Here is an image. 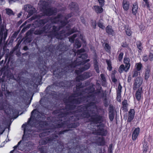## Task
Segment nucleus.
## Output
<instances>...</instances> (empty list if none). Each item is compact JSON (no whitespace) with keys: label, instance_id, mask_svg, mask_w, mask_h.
<instances>
[{"label":"nucleus","instance_id":"1","mask_svg":"<svg viewBox=\"0 0 153 153\" xmlns=\"http://www.w3.org/2000/svg\"><path fill=\"white\" fill-rule=\"evenodd\" d=\"M82 90V83L79 82L76 86V91L74 94L68 99H64L63 106L59 105L60 108L53 112L56 114L55 120H53L52 126L49 129L44 130L40 133V144H45L55 141L58 137V135L64 134L69 130L57 131L58 128H76L79 124L76 122L80 119L88 118L91 116L90 120L96 124L92 128V133L94 135L105 136L107 131L104 129L102 123L104 120L103 116L104 110L101 106L97 107L95 102V95L90 93L85 95Z\"/></svg>","mask_w":153,"mask_h":153},{"label":"nucleus","instance_id":"2","mask_svg":"<svg viewBox=\"0 0 153 153\" xmlns=\"http://www.w3.org/2000/svg\"><path fill=\"white\" fill-rule=\"evenodd\" d=\"M61 26L60 25L52 26L51 24H47L43 28L36 30L34 32L35 35H41L43 33H50L48 36L52 39L55 37L57 39H62L66 37V30H62L60 31L61 29Z\"/></svg>","mask_w":153,"mask_h":153},{"label":"nucleus","instance_id":"3","mask_svg":"<svg viewBox=\"0 0 153 153\" xmlns=\"http://www.w3.org/2000/svg\"><path fill=\"white\" fill-rule=\"evenodd\" d=\"M31 116L29 118L28 122L32 127L37 128V131H41L44 128L48 127V123L44 121L45 118L38 111L37 109H35L31 113Z\"/></svg>","mask_w":153,"mask_h":153},{"label":"nucleus","instance_id":"4","mask_svg":"<svg viewBox=\"0 0 153 153\" xmlns=\"http://www.w3.org/2000/svg\"><path fill=\"white\" fill-rule=\"evenodd\" d=\"M102 88L101 87L100 89H98L94 92L95 89L93 85L88 87V88H85L84 89L82 88V91L81 92L84 91L85 94L86 95H88V94H90L92 93V94L95 95V96L97 95H100L101 94V97H102L104 102V104L105 107H107L108 106V102L106 99L105 94L104 92V91L101 89Z\"/></svg>","mask_w":153,"mask_h":153},{"label":"nucleus","instance_id":"5","mask_svg":"<svg viewBox=\"0 0 153 153\" xmlns=\"http://www.w3.org/2000/svg\"><path fill=\"white\" fill-rule=\"evenodd\" d=\"M72 14L70 13L68 14L65 18V19L63 21H60V19L62 18V15L58 14L56 17L51 19V22L53 23H60L61 27L65 26L68 22V19L72 16Z\"/></svg>","mask_w":153,"mask_h":153},{"label":"nucleus","instance_id":"6","mask_svg":"<svg viewBox=\"0 0 153 153\" xmlns=\"http://www.w3.org/2000/svg\"><path fill=\"white\" fill-rule=\"evenodd\" d=\"M85 51V50L83 49H81L78 50L77 51V56L78 57L76 60L74 62V63L76 64L74 66V67H75L76 66H77L76 64L80 62V61L81 59H82L81 60L83 61V60L87 58L88 55L87 54L85 53H82L84 52Z\"/></svg>","mask_w":153,"mask_h":153},{"label":"nucleus","instance_id":"7","mask_svg":"<svg viewBox=\"0 0 153 153\" xmlns=\"http://www.w3.org/2000/svg\"><path fill=\"white\" fill-rule=\"evenodd\" d=\"M143 79L140 77L138 76L134 80L133 88L134 90L139 87L143 83Z\"/></svg>","mask_w":153,"mask_h":153},{"label":"nucleus","instance_id":"8","mask_svg":"<svg viewBox=\"0 0 153 153\" xmlns=\"http://www.w3.org/2000/svg\"><path fill=\"white\" fill-rule=\"evenodd\" d=\"M90 67V63H87L86 65L80 67L79 69L76 70L75 72L77 75H79L82 72L88 69Z\"/></svg>","mask_w":153,"mask_h":153},{"label":"nucleus","instance_id":"9","mask_svg":"<svg viewBox=\"0 0 153 153\" xmlns=\"http://www.w3.org/2000/svg\"><path fill=\"white\" fill-rule=\"evenodd\" d=\"M91 76V73L88 72H84L83 74L77 76L76 78V80L79 82L80 80H84L89 78Z\"/></svg>","mask_w":153,"mask_h":153},{"label":"nucleus","instance_id":"10","mask_svg":"<svg viewBox=\"0 0 153 153\" xmlns=\"http://www.w3.org/2000/svg\"><path fill=\"white\" fill-rule=\"evenodd\" d=\"M57 12V9L55 8H51L46 9L44 12L45 14L47 16L53 15Z\"/></svg>","mask_w":153,"mask_h":153},{"label":"nucleus","instance_id":"11","mask_svg":"<svg viewBox=\"0 0 153 153\" xmlns=\"http://www.w3.org/2000/svg\"><path fill=\"white\" fill-rule=\"evenodd\" d=\"M135 114L134 110V109H131L129 111L128 119L127 120L128 122H130L133 120Z\"/></svg>","mask_w":153,"mask_h":153},{"label":"nucleus","instance_id":"12","mask_svg":"<svg viewBox=\"0 0 153 153\" xmlns=\"http://www.w3.org/2000/svg\"><path fill=\"white\" fill-rule=\"evenodd\" d=\"M96 143L99 146L104 145L105 143L104 138L102 137H97Z\"/></svg>","mask_w":153,"mask_h":153},{"label":"nucleus","instance_id":"13","mask_svg":"<svg viewBox=\"0 0 153 153\" xmlns=\"http://www.w3.org/2000/svg\"><path fill=\"white\" fill-rule=\"evenodd\" d=\"M150 71V67L149 65H147L145 68V78L146 80H147L149 78Z\"/></svg>","mask_w":153,"mask_h":153},{"label":"nucleus","instance_id":"14","mask_svg":"<svg viewBox=\"0 0 153 153\" xmlns=\"http://www.w3.org/2000/svg\"><path fill=\"white\" fill-rule=\"evenodd\" d=\"M140 128H137L134 131L132 135V139L133 140H135L139 135L140 132Z\"/></svg>","mask_w":153,"mask_h":153},{"label":"nucleus","instance_id":"15","mask_svg":"<svg viewBox=\"0 0 153 153\" xmlns=\"http://www.w3.org/2000/svg\"><path fill=\"white\" fill-rule=\"evenodd\" d=\"M142 91V88H139L136 91L135 94V96L137 100L139 101L141 99V94Z\"/></svg>","mask_w":153,"mask_h":153},{"label":"nucleus","instance_id":"16","mask_svg":"<svg viewBox=\"0 0 153 153\" xmlns=\"http://www.w3.org/2000/svg\"><path fill=\"white\" fill-rule=\"evenodd\" d=\"M70 8L72 10H74L75 12L78 11L79 10V7L78 5L75 2H72L70 4Z\"/></svg>","mask_w":153,"mask_h":153},{"label":"nucleus","instance_id":"17","mask_svg":"<svg viewBox=\"0 0 153 153\" xmlns=\"http://www.w3.org/2000/svg\"><path fill=\"white\" fill-rule=\"evenodd\" d=\"M28 125L29 124L27 123H25L23 124L22 126V128H24V134L23 135L22 138V140H28V139L27 138V135H25V133L26 131L27 127V125Z\"/></svg>","mask_w":153,"mask_h":153},{"label":"nucleus","instance_id":"18","mask_svg":"<svg viewBox=\"0 0 153 153\" xmlns=\"http://www.w3.org/2000/svg\"><path fill=\"white\" fill-rule=\"evenodd\" d=\"M94 66V69L97 73H100L99 69V65L97 59L95 58L93 60Z\"/></svg>","mask_w":153,"mask_h":153},{"label":"nucleus","instance_id":"19","mask_svg":"<svg viewBox=\"0 0 153 153\" xmlns=\"http://www.w3.org/2000/svg\"><path fill=\"white\" fill-rule=\"evenodd\" d=\"M123 62L125 64L126 67L127 68V70H128L130 66V59L127 57H125L124 59Z\"/></svg>","mask_w":153,"mask_h":153},{"label":"nucleus","instance_id":"20","mask_svg":"<svg viewBox=\"0 0 153 153\" xmlns=\"http://www.w3.org/2000/svg\"><path fill=\"white\" fill-rule=\"evenodd\" d=\"M93 10L97 13H100L103 11V9L102 7L99 6H94L93 7Z\"/></svg>","mask_w":153,"mask_h":153},{"label":"nucleus","instance_id":"21","mask_svg":"<svg viewBox=\"0 0 153 153\" xmlns=\"http://www.w3.org/2000/svg\"><path fill=\"white\" fill-rule=\"evenodd\" d=\"M48 21V19H43L39 20L37 23L38 27H41L44 25Z\"/></svg>","mask_w":153,"mask_h":153},{"label":"nucleus","instance_id":"22","mask_svg":"<svg viewBox=\"0 0 153 153\" xmlns=\"http://www.w3.org/2000/svg\"><path fill=\"white\" fill-rule=\"evenodd\" d=\"M123 9L125 10H127L129 8V2L126 0H123Z\"/></svg>","mask_w":153,"mask_h":153},{"label":"nucleus","instance_id":"23","mask_svg":"<svg viewBox=\"0 0 153 153\" xmlns=\"http://www.w3.org/2000/svg\"><path fill=\"white\" fill-rule=\"evenodd\" d=\"M138 6L137 4V2H135L133 5V7L132 9L133 14L134 15H136L137 11Z\"/></svg>","mask_w":153,"mask_h":153},{"label":"nucleus","instance_id":"24","mask_svg":"<svg viewBox=\"0 0 153 153\" xmlns=\"http://www.w3.org/2000/svg\"><path fill=\"white\" fill-rule=\"evenodd\" d=\"M106 31L108 35H113L114 31L112 29L111 26L108 25L106 28Z\"/></svg>","mask_w":153,"mask_h":153},{"label":"nucleus","instance_id":"25","mask_svg":"<svg viewBox=\"0 0 153 153\" xmlns=\"http://www.w3.org/2000/svg\"><path fill=\"white\" fill-rule=\"evenodd\" d=\"M114 111L110 109L109 111V117L111 121H112L113 120L114 118Z\"/></svg>","mask_w":153,"mask_h":153},{"label":"nucleus","instance_id":"26","mask_svg":"<svg viewBox=\"0 0 153 153\" xmlns=\"http://www.w3.org/2000/svg\"><path fill=\"white\" fill-rule=\"evenodd\" d=\"M51 86H48L46 89L45 91L46 92V94L48 95H53V94L54 91H52V90L51 89Z\"/></svg>","mask_w":153,"mask_h":153},{"label":"nucleus","instance_id":"27","mask_svg":"<svg viewBox=\"0 0 153 153\" xmlns=\"http://www.w3.org/2000/svg\"><path fill=\"white\" fill-rule=\"evenodd\" d=\"M57 49L59 51H64L66 49L65 45L63 44H60L57 46Z\"/></svg>","mask_w":153,"mask_h":153},{"label":"nucleus","instance_id":"28","mask_svg":"<svg viewBox=\"0 0 153 153\" xmlns=\"http://www.w3.org/2000/svg\"><path fill=\"white\" fill-rule=\"evenodd\" d=\"M122 86L120 83L118 86L117 90V98H120L121 96V92Z\"/></svg>","mask_w":153,"mask_h":153},{"label":"nucleus","instance_id":"29","mask_svg":"<svg viewBox=\"0 0 153 153\" xmlns=\"http://www.w3.org/2000/svg\"><path fill=\"white\" fill-rule=\"evenodd\" d=\"M63 70L62 69L60 68L59 67H57L56 70H55L54 71H53V74L54 75L58 74L59 75L61 74L60 73L63 72Z\"/></svg>","mask_w":153,"mask_h":153},{"label":"nucleus","instance_id":"30","mask_svg":"<svg viewBox=\"0 0 153 153\" xmlns=\"http://www.w3.org/2000/svg\"><path fill=\"white\" fill-rule=\"evenodd\" d=\"M128 70H127V68L126 67V65L125 67L124 65L122 64L120 65L119 68V71L120 72L122 73L123 71L127 72Z\"/></svg>","mask_w":153,"mask_h":153},{"label":"nucleus","instance_id":"31","mask_svg":"<svg viewBox=\"0 0 153 153\" xmlns=\"http://www.w3.org/2000/svg\"><path fill=\"white\" fill-rule=\"evenodd\" d=\"M97 25L100 28L102 29H104L105 27L103 25V20L101 19H100L97 22Z\"/></svg>","mask_w":153,"mask_h":153},{"label":"nucleus","instance_id":"32","mask_svg":"<svg viewBox=\"0 0 153 153\" xmlns=\"http://www.w3.org/2000/svg\"><path fill=\"white\" fill-rule=\"evenodd\" d=\"M35 8L33 6V7L31 8V9L28 11V13L27 15V16L28 17H30L35 12Z\"/></svg>","mask_w":153,"mask_h":153},{"label":"nucleus","instance_id":"33","mask_svg":"<svg viewBox=\"0 0 153 153\" xmlns=\"http://www.w3.org/2000/svg\"><path fill=\"white\" fill-rule=\"evenodd\" d=\"M33 7L30 4H26L24 6V8L25 11L28 12Z\"/></svg>","mask_w":153,"mask_h":153},{"label":"nucleus","instance_id":"34","mask_svg":"<svg viewBox=\"0 0 153 153\" xmlns=\"http://www.w3.org/2000/svg\"><path fill=\"white\" fill-rule=\"evenodd\" d=\"M26 146L25 144V143L21 144L19 146L18 149L23 151L26 150Z\"/></svg>","mask_w":153,"mask_h":153},{"label":"nucleus","instance_id":"35","mask_svg":"<svg viewBox=\"0 0 153 153\" xmlns=\"http://www.w3.org/2000/svg\"><path fill=\"white\" fill-rule=\"evenodd\" d=\"M123 106L122 107V108L123 110L126 109L127 108L128 105L127 101L126 100H124L122 102Z\"/></svg>","mask_w":153,"mask_h":153},{"label":"nucleus","instance_id":"36","mask_svg":"<svg viewBox=\"0 0 153 153\" xmlns=\"http://www.w3.org/2000/svg\"><path fill=\"white\" fill-rule=\"evenodd\" d=\"M106 63L108 65L107 68L109 71H111L112 70V67L111 66V62L110 60H106Z\"/></svg>","mask_w":153,"mask_h":153},{"label":"nucleus","instance_id":"37","mask_svg":"<svg viewBox=\"0 0 153 153\" xmlns=\"http://www.w3.org/2000/svg\"><path fill=\"white\" fill-rule=\"evenodd\" d=\"M90 59H86V60H84L80 61V62L77 63V64H76V65H85V63H86V62H89L90 61Z\"/></svg>","mask_w":153,"mask_h":153},{"label":"nucleus","instance_id":"38","mask_svg":"<svg viewBox=\"0 0 153 153\" xmlns=\"http://www.w3.org/2000/svg\"><path fill=\"white\" fill-rule=\"evenodd\" d=\"M143 144L144 151H146L148 147L147 142L146 141L144 140L143 143Z\"/></svg>","mask_w":153,"mask_h":153},{"label":"nucleus","instance_id":"39","mask_svg":"<svg viewBox=\"0 0 153 153\" xmlns=\"http://www.w3.org/2000/svg\"><path fill=\"white\" fill-rule=\"evenodd\" d=\"M6 13L9 15H14V13H13V11L10 9L9 8L6 9Z\"/></svg>","mask_w":153,"mask_h":153},{"label":"nucleus","instance_id":"40","mask_svg":"<svg viewBox=\"0 0 153 153\" xmlns=\"http://www.w3.org/2000/svg\"><path fill=\"white\" fill-rule=\"evenodd\" d=\"M137 45L138 49L140 50H142L143 49L142 44L140 41H138L136 43Z\"/></svg>","mask_w":153,"mask_h":153},{"label":"nucleus","instance_id":"41","mask_svg":"<svg viewBox=\"0 0 153 153\" xmlns=\"http://www.w3.org/2000/svg\"><path fill=\"white\" fill-rule=\"evenodd\" d=\"M139 73H140V72L136 70H134L132 72V77H136L138 75Z\"/></svg>","mask_w":153,"mask_h":153},{"label":"nucleus","instance_id":"42","mask_svg":"<svg viewBox=\"0 0 153 153\" xmlns=\"http://www.w3.org/2000/svg\"><path fill=\"white\" fill-rule=\"evenodd\" d=\"M136 68L137 71H140L142 67V65L140 63H137L136 64Z\"/></svg>","mask_w":153,"mask_h":153},{"label":"nucleus","instance_id":"43","mask_svg":"<svg viewBox=\"0 0 153 153\" xmlns=\"http://www.w3.org/2000/svg\"><path fill=\"white\" fill-rule=\"evenodd\" d=\"M7 108V106L5 104H0V110L5 111Z\"/></svg>","mask_w":153,"mask_h":153},{"label":"nucleus","instance_id":"44","mask_svg":"<svg viewBox=\"0 0 153 153\" xmlns=\"http://www.w3.org/2000/svg\"><path fill=\"white\" fill-rule=\"evenodd\" d=\"M101 78L102 80V84L104 85L105 83L106 82V79L105 76L103 74H101Z\"/></svg>","mask_w":153,"mask_h":153},{"label":"nucleus","instance_id":"45","mask_svg":"<svg viewBox=\"0 0 153 153\" xmlns=\"http://www.w3.org/2000/svg\"><path fill=\"white\" fill-rule=\"evenodd\" d=\"M43 16L42 15H36L34 16L31 18V19L32 20H34L36 19L39 18L40 17H42Z\"/></svg>","mask_w":153,"mask_h":153},{"label":"nucleus","instance_id":"46","mask_svg":"<svg viewBox=\"0 0 153 153\" xmlns=\"http://www.w3.org/2000/svg\"><path fill=\"white\" fill-rule=\"evenodd\" d=\"M126 34L128 36H130L132 33V31L130 29L127 28L126 30Z\"/></svg>","mask_w":153,"mask_h":153},{"label":"nucleus","instance_id":"47","mask_svg":"<svg viewBox=\"0 0 153 153\" xmlns=\"http://www.w3.org/2000/svg\"><path fill=\"white\" fill-rule=\"evenodd\" d=\"M91 21L92 26L94 29H95L97 25L96 21L95 20H91Z\"/></svg>","mask_w":153,"mask_h":153},{"label":"nucleus","instance_id":"48","mask_svg":"<svg viewBox=\"0 0 153 153\" xmlns=\"http://www.w3.org/2000/svg\"><path fill=\"white\" fill-rule=\"evenodd\" d=\"M123 52H121L119 54L118 56V59L120 61H121L123 58Z\"/></svg>","mask_w":153,"mask_h":153},{"label":"nucleus","instance_id":"49","mask_svg":"<svg viewBox=\"0 0 153 153\" xmlns=\"http://www.w3.org/2000/svg\"><path fill=\"white\" fill-rule=\"evenodd\" d=\"M100 5L101 7L103 6L104 4V0H98Z\"/></svg>","mask_w":153,"mask_h":153},{"label":"nucleus","instance_id":"50","mask_svg":"<svg viewBox=\"0 0 153 153\" xmlns=\"http://www.w3.org/2000/svg\"><path fill=\"white\" fill-rule=\"evenodd\" d=\"M76 30L74 28L72 29L71 31H69L68 33V35L76 32Z\"/></svg>","mask_w":153,"mask_h":153},{"label":"nucleus","instance_id":"51","mask_svg":"<svg viewBox=\"0 0 153 153\" xmlns=\"http://www.w3.org/2000/svg\"><path fill=\"white\" fill-rule=\"evenodd\" d=\"M148 58L147 55H144L143 57V60L144 62H146L148 60Z\"/></svg>","mask_w":153,"mask_h":153},{"label":"nucleus","instance_id":"52","mask_svg":"<svg viewBox=\"0 0 153 153\" xmlns=\"http://www.w3.org/2000/svg\"><path fill=\"white\" fill-rule=\"evenodd\" d=\"M149 59L151 61H152L153 60V54L150 53L149 55Z\"/></svg>","mask_w":153,"mask_h":153},{"label":"nucleus","instance_id":"53","mask_svg":"<svg viewBox=\"0 0 153 153\" xmlns=\"http://www.w3.org/2000/svg\"><path fill=\"white\" fill-rule=\"evenodd\" d=\"M22 140H20L19 142L17 144V145L15 146H14L13 147V148H14V149H16L17 147L19 148V146L20 145V144L22 143Z\"/></svg>","mask_w":153,"mask_h":153},{"label":"nucleus","instance_id":"54","mask_svg":"<svg viewBox=\"0 0 153 153\" xmlns=\"http://www.w3.org/2000/svg\"><path fill=\"white\" fill-rule=\"evenodd\" d=\"M76 44L77 45L78 48H79L81 46V44L80 42L78 41H76Z\"/></svg>","mask_w":153,"mask_h":153},{"label":"nucleus","instance_id":"55","mask_svg":"<svg viewBox=\"0 0 153 153\" xmlns=\"http://www.w3.org/2000/svg\"><path fill=\"white\" fill-rule=\"evenodd\" d=\"M10 4H12L13 3L18 1L19 0H8Z\"/></svg>","mask_w":153,"mask_h":153},{"label":"nucleus","instance_id":"56","mask_svg":"<svg viewBox=\"0 0 153 153\" xmlns=\"http://www.w3.org/2000/svg\"><path fill=\"white\" fill-rule=\"evenodd\" d=\"M105 48H106V49H107L108 50H109L110 49V47L109 46V45L107 43H106L105 44Z\"/></svg>","mask_w":153,"mask_h":153},{"label":"nucleus","instance_id":"57","mask_svg":"<svg viewBox=\"0 0 153 153\" xmlns=\"http://www.w3.org/2000/svg\"><path fill=\"white\" fill-rule=\"evenodd\" d=\"M131 75H129L128 76V82L129 83L130 82H131Z\"/></svg>","mask_w":153,"mask_h":153},{"label":"nucleus","instance_id":"58","mask_svg":"<svg viewBox=\"0 0 153 153\" xmlns=\"http://www.w3.org/2000/svg\"><path fill=\"white\" fill-rule=\"evenodd\" d=\"M77 36V34H74L72 36H71L72 39V41L73 39H74Z\"/></svg>","mask_w":153,"mask_h":153},{"label":"nucleus","instance_id":"59","mask_svg":"<svg viewBox=\"0 0 153 153\" xmlns=\"http://www.w3.org/2000/svg\"><path fill=\"white\" fill-rule=\"evenodd\" d=\"M7 36V33H4V37H3L4 41L5 40Z\"/></svg>","mask_w":153,"mask_h":153},{"label":"nucleus","instance_id":"60","mask_svg":"<svg viewBox=\"0 0 153 153\" xmlns=\"http://www.w3.org/2000/svg\"><path fill=\"white\" fill-rule=\"evenodd\" d=\"M11 79L17 80H19V76H18L16 78H15L14 76H13V77Z\"/></svg>","mask_w":153,"mask_h":153},{"label":"nucleus","instance_id":"61","mask_svg":"<svg viewBox=\"0 0 153 153\" xmlns=\"http://www.w3.org/2000/svg\"><path fill=\"white\" fill-rule=\"evenodd\" d=\"M112 80L113 82H115L117 81V79H115L114 77H112Z\"/></svg>","mask_w":153,"mask_h":153},{"label":"nucleus","instance_id":"62","mask_svg":"<svg viewBox=\"0 0 153 153\" xmlns=\"http://www.w3.org/2000/svg\"><path fill=\"white\" fill-rule=\"evenodd\" d=\"M48 3H47V2H44L42 3V5L43 6H45V7H46V6L48 5Z\"/></svg>","mask_w":153,"mask_h":153},{"label":"nucleus","instance_id":"63","mask_svg":"<svg viewBox=\"0 0 153 153\" xmlns=\"http://www.w3.org/2000/svg\"><path fill=\"white\" fill-rule=\"evenodd\" d=\"M81 20L82 22L84 24H85V19L82 17L81 18Z\"/></svg>","mask_w":153,"mask_h":153},{"label":"nucleus","instance_id":"64","mask_svg":"<svg viewBox=\"0 0 153 153\" xmlns=\"http://www.w3.org/2000/svg\"><path fill=\"white\" fill-rule=\"evenodd\" d=\"M27 29V27H24L22 30V32H24Z\"/></svg>","mask_w":153,"mask_h":153}]
</instances>
